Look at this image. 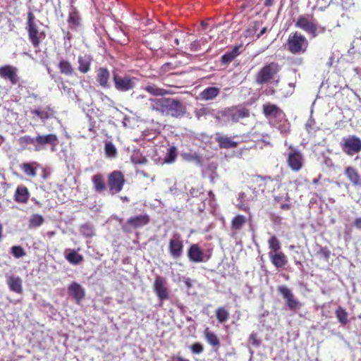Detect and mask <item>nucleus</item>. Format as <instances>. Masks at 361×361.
I'll return each instance as SVG.
<instances>
[{
  "label": "nucleus",
  "instance_id": "obj_45",
  "mask_svg": "<svg viewBox=\"0 0 361 361\" xmlns=\"http://www.w3.org/2000/svg\"><path fill=\"white\" fill-rule=\"evenodd\" d=\"M21 169L27 176L35 177L37 175L35 168L30 163L23 164L21 165Z\"/></svg>",
  "mask_w": 361,
  "mask_h": 361
},
{
  "label": "nucleus",
  "instance_id": "obj_52",
  "mask_svg": "<svg viewBox=\"0 0 361 361\" xmlns=\"http://www.w3.org/2000/svg\"><path fill=\"white\" fill-rule=\"evenodd\" d=\"M192 352L195 354H200L203 351V346L200 343H195L190 346Z\"/></svg>",
  "mask_w": 361,
  "mask_h": 361
},
{
  "label": "nucleus",
  "instance_id": "obj_3",
  "mask_svg": "<svg viewBox=\"0 0 361 361\" xmlns=\"http://www.w3.org/2000/svg\"><path fill=\"white\" fill-rule=\"evenodd\" d=\"M113 80L115 88L120 92H127L135 87L137 79L127 75H119L116 71L113 72Z\"/></svg>",
  "mask_w": 361,
  "mask_h": 361
},
{
  "label": "nucleus",
  "instance_id": "obj_20",
  "mask_svg": "<svg viewBox=\"0 0 361 361\" xmlns=\"http://www.w3.org/2000/svg\"><path fill=\"white\" fill-rule=\"evenodd\" d=\"M215 140L219 143V145L221 148H234L238 145L237 142L233 140L231 137L221 133H216Z\"/></svg>",
  "mask_w": 361,
  "mask_h": 361
},
{
  "label": "nucleus",
  "instance_id": "obj_23",
  "mask_svg": "<svg viewBox=\"0 0 361 361\" xmlns=\"http://www.w3.org/2000/svg\"><path fill=\"white\" fill-rule=\"evenodd\" d=\"M110 78L109 71L106 68H99L97 71V81L104 88L110 87L109 80Z\"/></svg>",
  "mask_w": 361,
  "mask_h": 361
},
{
  "label": "nucleus",
  "instance_id": "obj_31",
  "mask_svg": "<svg viewBox=\"0 0 361 361\" xmlns=\"http://www.w3.org/2000/svg\"><path fill=\"white\" fill-rule=\"evenodd\" d=\"M144 90H146L149 94L155 96H163L168 93L166 90L158 87L154 84L147 85L144 87Z\"/></svg>",
  "mask_w": 361,
  "mask_h": 361
},
{
  "label": "nucleus",
  "instance_id": "obj_61",
  "mask_svg": "<svg viewBox=\"0 0 361 361\" xmlns=\"http://www.w3.org/2000/svg\"><path fill=\"white\" fill-rule=\"evenodd\" d=\"M60 88L63 89L64 92L66 91L67 92H69L71 91V89L66 87L63 83H61V87H60Z\"/></svg>",
  "mask_w": 361,
  "mask_h": 361
},
{
  "label": "nucleus",
  "instance_id": "obj_26",
  "mask_svg": "<svg viewBox=\"0 0 361 361\" xmlns=\"http://www.w3.org/2000/svg\"><path fill=\"white\" fill-rule=\"evenodd\" d=\"M263 112L267 117H281L282 111L275 104H268L263 106Z\"/></svg>",
  "mask_w": 361,
  "mask_h": 361
},
{
  "label": "nucleus",
  "instance_id": "obj_15",
  "mask_svg": "<svg viewBox=\"0 0 361 361\" xmlns=\"http://www.w3.org/2000/svg\"><path fill=\"white\" fill-rule=\"evenodd\" d=\"M154 290L161 301L169 298V293L166 287V281L161 276H157L154 282Z\"/></svg>",
  "mask_w": 361,
  "mask_h": 361
},
{
  "label": "nucleus",
  "instance_id": "obj_24",
  "mask_svg": "<svg viewBox=\"0 0 361 361\" xmlns=\"http://www.w3.org/2000/svg\"><path fill=\"white\" fill-rule=\"evenodd\" d=\"M243 46H235L230 51H227L221 56V63L223 64L230 63L237 56H238L243 51Z\"/></svg>",
  "mask_w": 361,
  "mask_h": 361
},
{
  "label": "nucleus",
  "instance_id": "obj_60",
  "mask_svg": "<svg viewBox=\"0 0 361 361\" xmlns=\"http://www.w3.org/2000/svg\"><path fill=\"white\" fill-rule=\"evenodd\" d=\"M274 0H265L264 6H271L273 4Z\"/></svg>",
  "mask_w": 361,
  "mask_h": 361
},
{
  "label": "nucleus",
  "instance_id": "obj_30",
  "mask_svg": "<svg viewBox=\"0 0 361 361\" xmlns=\"http://www.w3.org/2000/svg\"><path fill=\"white\" fill-rule=\"evenodd\" d=\"M66 259L73 265H78L83 261V257L74 250L66 255Z\"/></svg>",
  "mask_w": 361,
  "mask_h": 361
},
{
  "label": "nucleus",
  "instance_id": "obj_13",
  "mask_svg": "<svg viewBox=\"0 0 361 361\" xmlns=\"http://www.w3.org/2000/svg\"><path fill=\"white\" fill-rule=\"evenodd\" d=\"M248 111L245 109H228L222 112L226 121L238 122L240 119L247 117Z\"/></svg>",
  "mask_w": 361,
  "mask_h": 361
},
{
  "label": "nucleus",
  "instance_id": "obj_59",
  "mask_svg": "<svg viewBox=\"0 0 361 361\" xmlns=\"http://www.w3.org/2000/svg\"><path fill=\"white\" fill-rule=\"evenodd\" d=\"M162 47L161 45V42L154 45V47H150L149 49H152V50H157V49H161Z\"/></svg>",
  "mask_w": 361,
  "mask_h": 361
},
{
  "label": "nucleus",
  "instance_id": "obj_58",
  "mask_svg": "<svg viewBox=\"0 0 361 361\" xmlns=\"http://www.w3.org/2000/svg\"><path fill=\"white\" fill-rule=\"evenodd\" d=\"M267 32V27H263L259 33L257 34V39L259 38L262 35Z\"/></svg>",
  "mask_w": 361,
  "mask_h": 361
},
{
  "label": "nucleus",
  "instance_id": "obj_6",
  "mask_svg": "<svg viewBox=\"0 0 361 361\" xmlns=\"http://www.w3.org/2000/svg\"><path fill=\"white\" fill-rule=\"evenodd\" d=\"M284 155L286 157L287 164L292 171L298 172L302 169L304 158L298 149L290 145L288 152H286Z\"/></svg>",
  "mask_w": 361,
  "mask_h": 361
},
{
  "label": "nucleus",
  "instance_id": "obj_56",
  "mask_svg": "<svg viewBox=\"0 0 361 361\" xmlns=\"http://www.w3.org/2000/svg\"><path fill=\"white\" fill-rule=\"evenodd\" d=\"M250 341H252V344L255 346H259L260 342L257 339L256 335L255 334H252L250 336Z\"/></svg>",
  "mask_w": 361,
  "mask_h": 361
},
{
  "label": "nucleus",
  "instance_id": "obj_27",
  "mask_svg": "<svg viewBox=\"0 0 361 361\" xmlns=\"http://www.w3.org/2000/svg\"><path fill=\"white\" fill-rule=\"evenodd\" d=\"M220 92V89L216 87H209L204 89L200 94V98L202 100L214 99Z\"/></svg>",
  "mask_w": 361,
  "mask_h": 361
},
{
  "label": "nucleus",
  "instance_id": "obj_9",
  "mask_svg": "<svg viewBox=\"0 0 361 361\" xmlns=\"http://www.w3.org/2000/svg\"><path fill=\"white\" fill-rule=\"evenodd\" d=\"M277 290L285 299L286 303L290 310L295 312L301 308L302 306V303L295 298L291 290L285 286H280L278 287Z\"/></svg>",
  "mask_w": 361,
  "mask_h": 361
},
{
  "label": "nucleus",
  "instance_id": "obj_55",
  "mask_svg": "<svg viewBox=\"0 0 361 361\" xmlns=\"http://www.w3.org/2000/svg\"><path fill=\"white\" fill-rule=\"evenodd\" d=\"M173 68L172 64L170 63H166L161 67V71L162 73H166L169 71V70H171Z\"/></svg>",
  "mask_w": 361,
  "mask_h": 361
},
{
  "label": "nucleus",
  "instance_id": "obj_35",
  "mask_svg": "<svg viewBox=\"0 0 361 361\" xmlns=\"http://www.w3.org/2000/svg\"><path fill=\"white\" fill-rule=\"evenodd\" d=\"M345 174L348 179L354 184L357 185L359 183L360 176L357 171L353 167H348L345 169Z\"/></svg>",
  "mask_w": 361,
  "mask_h": 361
},
{
  "label": "nucleus",
  "instance_id": "obj_22",
  "mask_svg": "<svg viewBox=\"0 0 361 361\" xmlns=\"http://www.w3.org/2000/svg\"><path fill=\"white\" fill-rule=\"evenodd\" d=\"M92 60L93 59L92 56L88 54L79 56L78 59V71L82 73H87L90 70V66Z\"/></svg>",
  "mask_w": 361,
  "mask_h": 361
},
{
  "label": "nucleus",
  "instance_id": "obj_21",
  "mask_svg": "<svg viewBox=\"0 0 361 361\" xmlns=\"http://www.w3.org/2000/svg\"><path fill=\"white\" fill-rule=\"evenodd\" d=\"M6 283L9 287L10 290L19 294L22 293V280L20 277L6 276Z\"/></svg>",
  "mask_w": 361,
  "mask_h": 361
},
{
  "label": "nucleus",
  "instance_id": "obj_48",
  "mask_svg": "<svg viewBox=\"0 0 361 361\" xmlns=\"http://www.w3.org/2000/svg\"><path fill=\"white\" fill-rule=\"evenodd\" d=\"M11 253L16 258H20L25 255V252L20 246H13L11 247Z\"/></svg>",
  "mask_w": 361,
  "mask_h": 361
},
{
  "label": "nucleus",
  "instance_id": "obj_8",
  "mask_svg": "<svg viewBox=\"0 0 361 361\" xmlns=\"http://www.w3.org/2000/svg\"><path fill=\"white\" fill-rule=\"evenodd\" d=\"M125 183V178L120 171H114L108 177L109 192L115 195L121 192Z\"/></svg>",
  "mask_w": 361,
  "mask_h": 361
},
{
  "label": "nucleus",
  "instance_id": "obj_64",
  "mask_svg": "<svg viewBox=\"0 0 361 361\" xmlns=\"http://www.w3.org/2000/svg\"><path fill=\"white\" fill-rule=\"evenodd\" d=\"M176 361H189V360L187 359H185L182 357H177L176 359Z\"/></svg>",
  "mask_w": 361,
  "mask_h": 361
},
{
  "label": "nucleus",
  "instance_id": "obj_43",
  "mask_svg": "<svg viewBox=\"0 0 361 361\" xmlns=\"http://www.w3.org/2000/svg\"><path fill=\"white\" fill-rule=\"evenodd\" d=\"M268 243L269 249L271 250L269 252H279L278 251L281 249V244L279 239L275 235H273L269 240Z\"/></svg>",
  "mask_w": 361,
  "mask_h": 361
},
{
  "label": "nucleus",
  "instance_id": "obj_11",
  "mask_svg": "<svg viewBox=\"0 0 361 361\" xmlns=\"http://www.w3.org/2000/svg\"><path fill=\"white\" fill-rule=\"evenodd\" d=\"M149 222V216L147 214H140L130 217L122 226L124 231L130 233L133 229L142 228Z\"/></svg>",
  "mask_w": 361,
  "mask_h": 361
},
{
  "label": "nucleus",
  "instance_id": "obj_40",
  "mask_svg": "<svg viewBox=\"0 0 361 361\" xmlns=\"http://www.w3.org/2000/svg\"><path fill=\"white\" fill-rule=\"evenodd\" d=\"M31 113L38 116L42 121L48 119L49 117L53 116L54 113L51 111L49 112L48 111L42 110V109H33L31 111Z\"/></svg>",
  "mask_w": 361,
  "mask_h": 361
},
{
  "label": "nucleus",
  "instance_id": "obj_44",
  "mask_svg": "<svg viewBox=\"0 0 361 361\" xmlns=\"http://www.w3.org/2000/svg\"><path fill=\"white\" fill-rule=\"evenodd\" d=\"M80 231L82 235L85 237H92L94 235V230L92 225L90 224H84L81 226L80 228Z\"/></svg>",
  "mask_w": 361,
  "mask_h": 361
},
{
  "label": "nucleus",
  "instance_id": "obj_37",
  "mask_svg": "<svg viewBox=\"0 0 361 361\" xmlns=\"http://www.w3.org/2000/svg\"><path fill=\"white\" fill-rule=\"evenodd\" d=\"M181 157L185 161H193L195 162L198 165L202 164V158L196 153L188 152V153H183L181 154Z\"/></svg>",
  "mask_w": 361,
  "mask_h": 361
},
{
  "label": "nucleus",
  "instance_id": "obj_12",
  "mask_svg": "<svg viewBox=\"0 0 361 361\" xmlns=\"http://www.w3.org/2000/svg\"><path fill=\"white\" fill-rule=\"evenodd\" d=\"M295 26L305 30L307 33L310 34L313 37L318 35V27L303 16L298 18Z\"/></svg>",
  "mask_w": 361,
  "mask_h": 361
},
{
  "label": "nucleus",
  "instance_id": "obj_29",
  "mask_svg": "<svg viewBox=\"0 0 361 361\" xmlns=\"http://www.w3.org/2000/svg\"><path fill=\"white\" fill-rule=\"evenodd\" d=\"M58 68L61 74L70 76L75 73V70L70 62L66 60H61L59 63Z\"/></svg>",
  "mask_w": 361,
  "mask_h": 361
},
{
  "label": "nucleus",
  "instance_id": "obj_10",
  "mask_svg": "<svg viewBox=\"0 0 361 361\" xmlns=\"http://www.w3.org/2000/svg\"><path fill=\"white\" fill-rule=\"evenodd\" d=\"M26 30L28 32L29 39L32 45L34 47H37L39 44L40 33L39 32L35 23V16L31 11L27 13Z\"/></svg>",
  "mask_w": 361,
  "mask_h": 361
},
{
  "label": "nucleus",
  "instance_id": "obj_25",
  "mask_svg": "<svg viewBox=\"0 0 361 361\" xmlns=\"http://www.w3.org/2000/svg\"><path fill=\"white\" fill-rule=\"evenodd\" d=\"M30 193L27 188L24 185H19L15 192V200L17 202L25 204L27 202Z\"/></svg>",
  "mask_w": 361,
  "mask_h": 361
},
{
  "label": "nucleus",
  "instance_id": "obj_57",
  "mask_svg": "<svg viewBox=\"0 0 361 361\" xmlns=\"http://www.w3.org/2000/svg\"><path fill=\"white\" fill-rule=\"evenodd\" d=\"M184 283L188 289L192 286V281L189 278L184 279Z\"/></svg>",
  "mask_w": 361,
  "mask_h": 361
},
{
  "label": "nucleus",
  "instance_id": "obj_32",
  "mask_svg": "<svg viewBox=\"0 0 361 361\" xmlns=\"http://www.w3.org/2000/svg\"><path fill=\"white\" fill-rule=\"evenodd\" d=\"M80 18L76 11H73L69 13L68 26L71 29L75 30L80 25Z\"/></svg>",
  "mask_w": 361,
  "mask_h": 361
},
{
  "label": "nucleus",
  "instance_id": "obj_34",
  "mask_svg": "<svg viewBox=\"0 0 361 361\" xmlns=\"http://www.w3.org/2000/svg\"><path fill=\"white\" fill-rule=\"evenodd\" d=\"M44 221V217L40 214H32L29 220V228H35L40 226Z\"/></svg>",
  "mask_w": 361,
  "mask_h": 361
},
{
  "label": "nucleus",
  "instance_id": "obj_53",
  "mask_svg": "<svg viewBox=\"0 0 361 361\" xmlns=\"http://www.w3.org/2000/svg\"><path fill=\"white\" fill-rule=\"evenodd\" d=\"M257 4V0H245V3L242 5V8H252Z\"/></svg>",
  "mask_w": 361,
  "mask_h": 361
},
{
  "label": "nucleus",
  "instance_id": "obj_42",
  "mask_svg": "<svg viewBox=\"0 0 361 361\" xmlns=\"http://www.w3.org/2000/svg\"><path fill=\"white\" fill-rule=\"evenodd\" d=\"M216 316L219 322L223 323L228 320L229 317V313L224 307H220L216 310Z\"/></svg>",
  "mask_w": 361,
  "mask_h": 361
},
{
  "label": "nucleus",
  "instance_id": "obj_49",
  "mask_svg": "<svg viewBox=\"0 0 361 361\" xmlns=\"http://www.w3.org/2000/svg\"><path fill=\"white\" fill-rule=\"evenodd\" d=\"M20 142L22 144L25 145H33L35 147H37V141L35 140V137H32L29 135H25L20 138Z\"/></svg>",
  "mask_w": 361,
  "mask_h": 361
},
{
  "label": "nucleus",
  "instance_id": "obj_38",
  "mask_svg": "<svg viewBox=\"0 0 361 361\" xmlns=\"http://www.w3.org/2000/svg\"><path fill=\"white\" fill-rule=\"evenodd\" d=\"M246 221V218L243 215H237L232 220V228L240 230Z\"/></svg>",
  "mask_w": 361,
  "mask_h": 361
},
{
  "label": "nucleus",
  "instance_id": "obj_7",
  "mask_svg": "<svg viewBox=\"0 0 361 361\" xmlns=\"http://www.w3.org/2000/svg\"><path fill=\"white\" fill-rule=\"evenodd\" d=\"M37 141L36 151L44 149L47 146L51 147V152H56L59 144V139L56 134L38 135L35 137Z\"/></svg>",
  "mask_w": 361,
  "mask_h": 361
},
{
  "label": "nucleus",
  "instance_id": "obj_47",
  "mask_svg": "<svg viewBox=\"0 0 361 361\" xmlns=\"http://www.w3.org/2000/svg\"><path fill=\"white\" fill-rule=\"evenodd\" d=\"M105 152L107 157H114L116 155V149L111 142L105 144Z\"/></svg>",
  "mask_w": 361,
  "mask_h": 361
},
{
  "label": "nucleus",
  "instance_id": "obj_28",
  "mask_svg": "<svg viewBox=\"0 0 361 361\" xmlns=\"http://www.w3.org/2000/svg\"><path fill=\"white\" fill-rule=\"evenodd\" d=\"M92 181L96 192H102L106 189V185L102 174L97 173L92 176Z\"/></svg>",
  "mask_w": 361,
  "mask_h": 361
},
{
  "label": "nucleus",
  "instance_id": "obj_1",
  "mask_svg": "<svg viewBox=\"0 0 361 361\" xmlns=\"http://www.w3.org/2000/svg\"><path fill=\"white\" fill-rule=\"evenodd\" d=\"M149 107L162 116L180 118L186 114V106L178 99L161 97L150 99Z\"/></svg>",
  "mask_w": 361,
  "mask_h": 361
},
{
  "label": "nucleus",
  "instance_id": "obj_51",
  "mask_svg": "<svg viewBox=\"0 0 361 361\" xmlns=\"http://www.w3.org/2000/svg\"><path fill=\"white\" fill-rule=\"evenodd\" d=\"M317 253L325 260H328L331 255L330 250L326 247H320Z\"/></svg>",
  "mask_w": 361,
  "mask_h": 361
},
{
  "label": "nucleus",
  "instance_id": "obj_41",
  "mask_svg": "<svg viewBox=\"0 0 361 361\" xmlns=\"http://www.w3.org/2000/svg\"><path fill=\"white\" fill-rule=\"evenodd\" d=\"M131 161L135 164H145L147 162V158L139 152H135L131 155Z\"/></svg>",
  "mask_w": 361,
  "mask_h": 361
},
{
  "label": "nucleus",
  "instance_id": "obj_33",
  "mask_svg": "<svg viewBox=\"0 0 361 361\" xmlns=\"http://www.w3.org/2000/svg\"><path fill=\"white\" fill-rule=\"evenodd\" d=\"M204 337L206 341L214 347H219L220 345L219 339L215 334L210 331L208 329L204 331Z\"/></svg>",
  "mask_w": 361,
  "mask_h": 361
},
{
  "label": "nucleus",
  "instance_id": "obj_46",
  "mask_svg": "<svg viewBox=\"0 0 361 361\" xmlns=\"http://www.w3.org/2000/svg\"><path fill=\"white\" fill-rule=\"evenodd\" d=\"M262 25V23L259 21H255L253 23L252 25H251L250 27H248L246 30V37L247 36H253L257 35V31L259 28L260 25Z\"/></svg>",
  "mask_w": 361,
  "mask_h": 361
},
{
  "label": "nucleus",
  "instance_id": "obj_4",
  "mask_svg": "<svg viewBox=\"0 0 361 361\" xmlns=\"http://www.w3.org/2000/svg\"><path fill=\"white\" fill-rule=\"evenodd\" d=\"M340 146L344 153L353 156L361 150V140L355 135H348L342 138Z\"/></svg>",
  "mask_w": 361,
  "mask_h": 361
},
{
  "label": "nucleus",
  "instance_id": "obj_18",
  "mask_svg": "<svg viewBox=\"0 0 361 361\" xmlns=\"http://www.w3.org/2000/svg\"><path fill=\"white\" fill-rule=\"evenodd\" d=\"M188 256L191 262L199 263L204 261V253L197 244L192 245L188 251Z\"/></svg>",
  "mask_w": 361,
  "mask_h": 361
},
{
  "label": "nucleus",
  "instance_id": "obj_17",
  "mask_svg": "<svg viewBox=\"0 0 361 361\" xmlns=\"http://www.w3.org/2000/svg\"><path fill=\"white\" fill-rule=\"evenodd\" d=\"M69 294L79 303L85 295V289L78 283L73 282L68 287Z\"/></svg>",
  "mask_w": 361,
  "mask_h": 361
},
{
  "label": "nucleus",
  "instance_id": "obj_19",
  "mask_svg": "<svg viewBox=\"0 0 361 361\" xmlns=\"http://www.w3.org/2000/svg\"><path fill=\"white\" fill-rule=\"evenodd\" d=\"M269 257L271 263L277 269L283 267L288 262L286 256L281 252H269Z\"/></svg>",
  "mask_w": 361,
  "mask_h": 361
},
{
  "label": "nucleus",
  "instance_id": "obj_36",
  "mask_svg": "<svg viewBox=\"0 0 361 361\" xmlns=\"http://www.w3.org/2000/svg\"><path fill=\"white\" fill-rule=\"evenodd\" d=\"M335 314L338 322L341 325L344 326L348 323V313L343 308L338 307Z\"/></svg>",
  "mask_w": 361,
  "mask_h": 361
},
{
  "label": "nucleus",
  "instance_id": "obj_16",
  "mask_svg": "<svg viewBox=\"0 0 361 361\" xmlns=\"http://www.w3.org/2000/svg\"><path fill=\"white\" fill-rule=\"evenodd\" d=\"M169 249L170 255L173 259H178L183 255V244L179 236L170 240Z\"/></svg>",
  "mask_w": 361,
  "mask_h": 361
},
{
  "label": "nucleus",
  "instance_id": "obj_63",
  "mask_svg": "<svg viewBox=\"0 0 361 361\" xmlns=\"http://www.w3.org/2000/svg\"><path fill=\"white\" fill-rule=\"evenodd\" d=\"M281 208H282L283 209L288 210V209H290V205H289V204H281Z\"/></svg>",
  "mask_w": 361,
  "mask_h": 361
},
{
  "label": "nucleus",
  "instance_id": "obj_2",
  "mask_svg": "<svg viewBox=\"0 0 361 361\" xmlns=\"http://www.w3.org/2000/svg\"><path fill=\"white\" fill-rule=\"evenodd\" d=\"M308 41L305 36L298 32L289 35L287 41V49L292 54L305 53L308 47Z\"/></svg>",
  "mask_w": 361,
  "mask_h": 361
},
{
  "label": "nucleus",
  "instance_id": "obj_5",
  "mask_svg": "<svg viewBox=\"0 0 361 361\" xmlns=\"http://www.w3.org/2000/svg\"><path fill=\"white\" fill-rule=\"evenodd\" d=\"M280 67L278 63L272 62L264 66L256 75V82L258 85L267 83L279 71Z\"/></svg>",
  "mask_w": 361,
  "mask_h": 361
},
{
  "label": "nucleus",
  "instance_id": "obj_50",
  "mask_svg": "<svg viewBox=\"0 0 361 361\" xmlns=\"http://www.w3.org/2000/svg\"><path fill=\"white\" fill-rule=\"evenodd\" d=\"M196 118L200 121L202 118H205L209 113V109L207 108H201L195 111Z\"/></svg>",
  "mask_w": 361,
  "mask_h": 361
},
{
  "label": "nucleus",
  "instance_id": "obj_54",
  "mask_svg": "<svg viewBox=\"0 0 361 361\" xmlns=\"http://www.w3.org/2000/svg\"><path fill=\"white\" fill-rule=\"evenodd\" d=\"M200 49V41L195 40L190 44V49L191 51H197Z\"/></svg>",
  "mask_w": 361,
  "mask_h": 361
},
{
  "label": "nucleus",
  "instance_id": "obj_39",
  "mask_svg": "<svg viewBox=\"0 0 361 361\" xmlns=\"http://www.w3.org/2000/svg\"><path fill=\"white\" fill-rule=\"evenodd\" d=\"M177 156V149L175 147H171L168 149L164 158V162L171 164L176 160Z\"/></svg>",
  "mask_w": 361,
  "mask_h": 361
},
{
  "label": "nucleus",
  "instance_id": "obj_62",
  "mask_svg": "<svg viewBox=\"0 0 361 361\" xmlns=\"http://www.w3.org/2000/svg\"><path fill=\"white\" fill-rule=\"evenodd\" d=\"M354 44H355V41H353L351 44V46L352 47L349 49L348 50V53L349 54H354L355 51H354Z\"/></svg>",
  "mask_w": 361,
  "mask_h": 361
},
{
  "label": "nucleus",
  "instance_id": "obj_14",
  "mask_svg": "<svg viewBox=\"0 0 361 361\" xmlns=\"http://www.w3.org/2000/svg\"><path fill=\"white\" fill-rule=\"evenodd\" d=\"M17 71L18 69L16 67L6 65L0 68V77L9 80L13 85H16L18 82Z\"/></svg>",
  "mask_w": 361,
  "mask_h": 361
}]
</instances>
